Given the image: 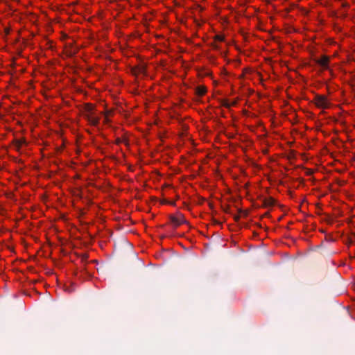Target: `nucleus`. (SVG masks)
Masks as SVG:
<instances>
[{
	"label": "nucleus",
	"mask_w": 355,
	"mask_h": 355,
	"mask_svg": "<svg viewBox=\"0 0 355 355\" xmlns=\"http://www.w3.org/2000/svg\"><path fill=\"white\" fill-rule=\"evenodd\" d=\"M170 220L175 227H178L180 225L187 223L184 216L180 213H178L176 216L171 215Z\"/></svg>",
	"instance_id": "obj_1"
},
{
	"label": "nucleus",
	"mask_w": 355,
	"mask_h": 355,
	"mask_svg": "<svg viewBox=\"0 0 355 355\" xmlns=\"http://www.w3.org/2000/svg\"><path fill=\"white\" fill-rule=\"evenodd\" d=\"M316 106L321 108H327L329 106V103L324 96H316L314 98Z\"/></svg>",
	"instance_id": "obj_2"
},
{
	"label": "nucleus",
	"mask_w": 355,
	"mask_h": 355,
	"mask_svg": "<svg viewBox=\"0 0 355 355\" xmlns=\"http://www.w3.org/2000/svg\"><path fill=\"white\" fill-rule=\"evenodd\" d=\"M329 58L326 55L322 56L317 60V63L322 67L327 69L328 68Z\"/></svg>",
	"instance_id": "obj_3"
},
{
	"label": "nucleus",
	"mask_w": 355,
	"mask_h": 355,
	"mask_svg": "<svg viewBox=\"0 0 355 355\" xmlns=\"http://www.w3.org/2000/svg\"><path fill=\"white\" fill-rule=\"evenodd\" d=\"M275 204V200L271 197L266 198L263 200V205L265 207H273Z\"/></svg>",
	"instance_id": "obj_4"
},
{
	"label": "nucleus",
	"mask_w": 355,
	"mask_h": 355,
	"mask_svg": "<svg viewBox=\"0 0 355 355\" xmlns=\"http://www.w3.org/2000/svg\"><path fill=\"white\" fill-rule=\"evenodd\" d=\"M85 117L90 124L97 125L99 123V118L93 116V114H85Z\"/></svg>",
	"instance_id": "obj_5"
},
{
	"label": "nucleus",
	"mask_w": 355,
	"mask_h": 355,
	"mask_svg": "<svg viewBox=\"0 0 355 355\" xmlns=\"http://www.w3.org/2000/svg\"><path fill=\"white\" fill-rule=\"evenodd\" d=\"M207 92V89L205 86L200 85L196 87V94L199 96H203Z\"/></svg>",
	"instance_id": "obj_6"
},
{
	"label": "nucleus",
	"mask_w": 355,
	"mask_h": 355,
	"mask_svg": "<svg viewBox=\"0 0 355 355\" xmlns=\"http://www.w3.org/2000/svg\"><path fill=\"white\" fill-rule=\"evenodd\" d=\"M85 111L87 113V114H93L94 107L92 104H85L84 107Z\"/></svg>",
	"instance_id": "obj_7"
},
{
	"label": "nucleus",
	"mask_w": 355,
	"mask_h": 355,
	"mask_svg": "<svg viewBox=\"0 0 355 355\" xmlns=\"http://www.w3.org/2000/svg\"><path fill=\"white\" fill-rule=\"evenodd\" d=\"M25 143V141L24 140H15V148L17 150H19L20 147L21 146V145Z\"/></svg>",
	"instance_id": "obj_8"
},
{
	"label": "nucleus",
	"mask_w": 355,
	"mask_h": 355,
	"mask_svg": "<svg viewBox=\"0 0 355 355\" xmlns=\"http://www.w3.org/2000/svg\"><path fill=\"white\" fill-rule=\"evenodd\" d=\"M215 40H218V41H220V42H222V41L224 40V37L223 35H216L215 36Z\"/></svg>",
	"instance_id": "obj_9"
},
{
	"label": "nucleus",
	"mask_w": 355,
	"mask_h": 355,
	"mask_svg": "<svg viewBox=\"0 0 355 355\" xmlns=\"http://www.w3.org/2000/svg\"><path fill=\"white\" fill-rule=\"evenodd\" d=\"M144 71V69L142 67H138L134 69V73H142Z\"/></svg>",
	"instance_id": "obj_10"
},
{
	"label": "nucleus",
	"mask_w": 355,
	"mask_h": 355,
	"mask_svg": "<svg viewBox=\"0 0 355 355\" xmlns=\"http://www.w3.org/2000/svg\"><path fill=\"white\" fill-rule=\"evenodd\" d=\"M65 291L68 293H72L73 291H74V288L71 286L66 287Z\"/></svg>",
	"instance_id": "obj_11"
},
{
	"label": "nucleus",
	"mask_w": 355,
	"mask_h": 355,
	"mask_svg": "<svg viewBox=\"0 0 355 355\" xmlns=\"http://www.w3.org/2000/svg\"><path fill=\"white\" fill-rule=\"evenodd\" d=\"M123 141H123V139H121V138H117V139H116V144H121V143H122V142H123Z\"/></svg>",
	"instance_id": "obj_12"
},
{
	"label": "nucleus",
	"mask_w": 355,
	"mask_h": 355,
	"mask_svg": "<svg viewBox=\"0 0 355 355\" xmlns=\"http://www.w3.org/2000/svg\"><path fill=\"white\" fill-rule=\"evenodd\" d=\"M223 105L226 107H230L231 106V104H230L228 102H227L226 101H224V103H223Z\"/></svg>",
	"instance_id": "obj_13"
},
{
	"label": "nucleus",
	"mask_w": 355,
	"mask_h": 355,
	"mask_svg": "<svg viewBox=\"0 0 355 355\" xmlns=\"http://www.w3.org/2000/svg\"><path fill=\"white\" fill-rule=\"evenodd\" d=\"M105 114V121L106 123H108V122H109V119H108V118H107V114L106 113V114Z\"/></svg>",
	"instance_id": "obj_14"
},
{
	"label": "nucleus",
	"mask_w": 355,
	"mask_h": 355,
	"mask_svg": "<svg viewBox=\"0 0 355 355\" xmlns=\"http://www.w3.org/2000/svg\"><path fill=\"white\" fill-rule=\"evenodd\" d=\"M234 220L237 221V220H239L240 216H234Z\"/></svg>",
	"instance_id": "obj_15"
}]
</instances>
